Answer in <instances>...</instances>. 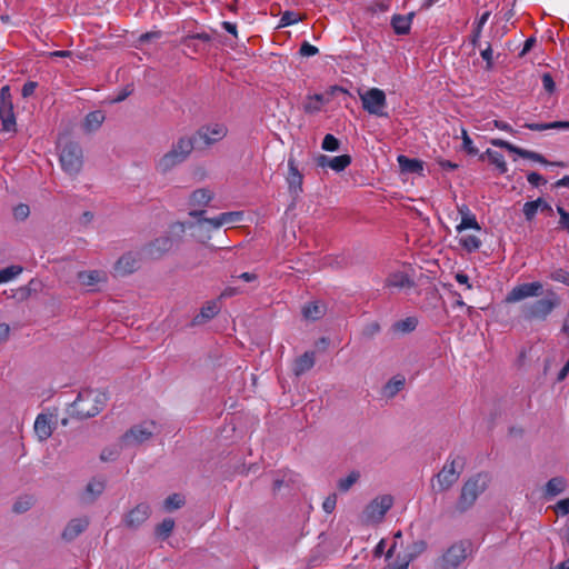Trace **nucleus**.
<instances>
[{"instance_id":"1","label":"nucleus","mask_w":569,"mask_h":569,"mask_svg":"<svg viewBox=\"0 0 569 569\" xmlns=\"http://www.w3.org/2000/svg\"><path fill=\"white\" fill-rule=\"evenodd\" d=\"M194 149V137L181 136L172 143L170 149L156 161V170L167 174L190 157Z\"/></svg>"},{"instance_id":"2","label":"nucleus","mask_w":569,"mask_h":569,"mask_svg":"<svg viewBox=\"0 0 569 569\" xmlns=\"http://www.w3.org/2000/svg\"><path fill=\"white\" fill-rule=\"evenodd\" d=\"M491 477L488 472H478L468 478L460 490L459 498L456 502V510L465 513L471 509L477 499L488 489Z\"/></svg>"},{"instance_id":"3","label":"nucleus","mask_w":569,"mask_h":569,"mask_svg":"<svg viewBox=\"0 0 569 569\" xmlns=\"http://www.w3.org/2000/svg\"><path fill=\"white\" fill-rule=\"evenodd\" d=\"M59 162L62 170L70 177H77L83 167L81 146L67 138L59 139Z\"/></svg>"},{"instance_id":"4","label":"nucleus","mask_w":569,"mask_h":569,"mask_svg":"<svg viewBox=\"0 0 569 569\" xmlns=\"http://www.w3.org/2000/svg\"><path fill=\"white\" fill-rule=\"evenodd\" d=\"M560 305V297L549 290L543 298L522 305L520 315L526 321H545Z\"/></svg>"},{"instance_id":"5","label":"nucleus","mask_w":569,"mask_h":569,"mask_svg":"<svg viewBox=\"0 0 569 569\" xmlns=\"http://www.w3.org/2000/svg\"><path fill=\"white\" fill-rule=\"evenodd\" d=\"M107 397L97 390H82L72 402L73 415L79 419H88L97 416L104 407Z\"/></svg>"},{"instance_id":"6","label":"nucleus","mask_w":569,"mask_h":569,"mask_svg":"<svg viewBox=\"0 0 569 569\" xmlns=\"http://www.w3.org/2000/svg\"><path fill=\"white\" fill-rule=\"evenodd\" d=\"M471 543L466 540L457 541L448 547L436 560V569H458L470 556Z\"/></svg>"},{"instance_id":"7","label":"nucleus","mask_w":569,"mask_h":569,"mask_svg":"<svg viewBox=\"0 0 569 569\" xmlns=\"http://www.w3.org/2000/svg\"><path fill=\"white\" fill-rule=\"evenodd\" d=\"M393 506V497L391 495H382L372 499L361 512V521L366 525L380 523L386 513Z\"/></svg>"},{"instance_id":"8","label":"nucleus","mask_w":569,"mask_h":569,"mask_svg":"<svg viewBox=\"0 0 569 569\" xmlns=\"http://www.w3.org/2000/svg\"><path fill=\"white\" fill-rule=\"evenodd\" d=\"M463 471V461L459 457L449 458L436 475L438 491H448L458 481Z\"/></svg>"},{"instance_id":"9","label":"nucleus","mask_w":569,"mask_h":569,"mask_svg":"<svg viewBox=\"0 0 569 569\" xmlns=\"http://www.w3.org/2000/svg\"><path fill=\"white\" fill-rule=\"evenodd\" d=\"M363 109L370 114L377 117H387L385 108L387 106L386 94L378 88H371L366 91L358 90Z\"/></svg>"},{"instance_id":"10","label":"nucleus","mask_w":569,"mask_h":569,"mask_svg":"<svg viewBox=\"0 0 569 569\" xmlns=\"http://www.w3.org/2000/svg\"><path fill=\"white\" fill-rule=\"evenodd\" d=\"M543 286L539 281L525 282L513 287L506 296L505 302L516 303L542 293Z\"/></svg>"},{"instance_id":"11","label":"nucleus","mask_w":569,"mask_h":569,"mask_svg":"<svg viewBox=\"0 0 569 569\" xmlns=\"http://www.w3.org/2000/svg\"><path fill=\"white\" fill-rule=\"evenodd\" d=\"M228 134V128L223 123H213L199 128L196 132L194 140L200 139L206 147H210L221 141Z\"/></svg>"},{"instance_id":"12","label":"nucleus","mask_w":569,"mask_h":569,"mask_svg":"<svg viewBox=\"0 0 569 569\" xmlns=\"http://www.w3.org/2000/svg\"><path fill=\"white\" fill-rule=\"evenodd\" d=\"M150 515V506L146 502H141L123 516L122 522L126 528L137 530L149 519Z\"/></svg>"},{"instance_id":"13","label":"nucleus","mask_w":569,"mask_h":569,"mask_svg":"<svg viewBox=\"0 0 569 569\" xmlns=\"http://www.w3.org/2000/svg\"><path fill=\"white\" fill-rule=\"evenodd\" d=\"M57 415L52 412L39 413L33 425V431L40 442L48 440L54 430Z\"/></svg>"},{"instance_id":"14","label":"nucleus","mask_w":569,"mask_h":569,"mask_svg":"<svg viewBox=\"0 0 569 569\" xmlns=\"http://www.w3.org/2000/svg\"><path fill=\"white\" fill-rule=\"evenodd\" d=\"M173 247V240L169 236H161L142 248V254L148 259H159Z\"/></svg>"},{"instance_id":"15","label":"nucleus","mask_w":569,"mask_h":569,"mask_svg":"<svg viewBox=\"0 0 569 569\" xmlns=\"http://www.w3.org/2000/svg\"><path fill=\"white\" fill-rule=\"evenodd\" d=\"M153 435L150 427L138 425L130 428L122 437L121 443L124 447L141 445Z\"/></svg>"},{"instance_id":"16","label":"nucleus","mask_w":569,"mask_h":569,"mask_svg":"<svg viewBox=\"0 0 569 569\" xmlns=\"http://www.w3.org/2000/svg\"><path fill=\"white\" fill-rule=\"evenodd\" d=\"M88 517H79L71 519L61 532V539L66 542H71L83 533L89 527Z\"/></svg>"},{"instance_id":"17","label":"nucleus","mask_w":569,"mask_h":569,"mask_svg":"<svg viewBox=\"0 0 569 569\" xmlns=\"http://www.w3.org/2000/svg\"><path fill=\"white\" fill-rule=\"evenodd\" d=\"M204 213V210H192L190 211V216L198 218V221L194 224H191L190 228L194 229L193 236L202 243H206L210 238V231L214 230V228L210 227V218H201Z\"/></svg>"},{"instance_id":"18","label":"nucleus","mask_w":569,"mask_h":569,"mask_svg":"<svg viewBox=\"0 0 569 569\" xmlns=\"http://www.w3.org/2000/svg\"><path fill=\"white\" fill-rule=\"evenodd\" d=\"M288 169H289V172L287 176V182H288L289 192L293 197H298L302 192L303 176L299 171L293 157H289V159H288Z\"/></svg>"},{"instance_id":"19","label":"nucleus","mask_w":569,"mask_h":569,"mask_svg":"<svg viewBox=\"0 0 569 569\" xmlns=\"http://www.w3.org/2000/svg\"><path fill=\"white\" fill-rule=\"evenodd\" d=\"M385 284L389 289L408 290L415 287V281L405 271H393L388 274Z\"/></svg>"},{"instance_id":"20","label":"nucleus","mask_w":569,"mask_h":569,"mask_svg":"<svg viewBox=\"0 0 569 569\" xmlns=\"http://www.w3.org/2000/svg\"><path fill=\"white\" fill-rule=\"evenodd\" d=\"M316 162L321 168L329 167L332 170L339 172L345 170L351 163V158L348 154H341L333 158L320 154L316 158Z\"/></svg>"},{"instance_id":"21","label":"nucleus","mask_w":569,"mask_h":569,"mask_svg":"<svg viewBox=\"0 0 569 569\" xmlns=\"http://www.w3.org/2000/svg\"><path fill=\"white\" fill-rule=\"evenodd\" d=\"M139 259L133 252H127L121 256L116 264L114 271L118 276H127L138 269Z\"/></svg>"},{"instance_id":"22","label":"nucleus","mask_w":569,"mask_h":569,"mask_svg":"<svg viewBox=\"0 0 569 569\" xmlns=\"http://www.w3.org/2000/svg\"><path fill=\"white\" fill-rule=\"evenodd\" d=\"M106 489V481L103 479L93 478L91 479L84 489V492L82 495V501L84 503H92L94 502L98 497L102 495V492Z\"/></svg>"},{"instance_id":"23","label":"nucleus","mask_w":569,"mask_h":569,"mask_svg":"<svg viewBox=\"0 0 569 569\" xmlns=\"http://www.w3.org/2000/svg\"><path fill=\"white\" fill-rule=\"evenodd\" d=\"M77 279L81 286L94 287L107 282V273L101 270L80 271L77 274Z\"/></svg>"},{"instance_id":"24","label":"nucleus","mask_w":569,"mask_h":569,"mask_svg":"<svg viewBox=\"0 0 569 569\" xmlns=\"http://www.w3.org/2000/svg\"><path fill=\"white\" fill-rule=\"evenodd\" d=\"M242 219V212L241 211H230V212H223L220 213L218 217L210 218V227L214 229H219L224 224H233Z\"/></svg>"},{"instance_id":"25","label":"nucleus","mask_w":569,"mask_h":569,"mask_svg":"<svg viewBox=\"0 0 569 569\" xmlns=\"http://www.w3.org/2000/svg\"><path fill=\"white\" fill-rule=\"evenodd\" d=\"M0 120L2 122L3 131H16V117L13 113V104H0Z\"/></svg>"},{"instance_id":"26","label":"nucleus","mask_w":569,"mask_h":569,"mask_svg":"<svg viewBox=\"0 0 569 569\" xmlns=\"http://www.w3.org/2000/svg\"><path fill=\"white\" fill-rule=\"evenodd\" d=\"M315 352L307 351L296 359L293 363V372L297 377L303 375L315 366Z\"/></svg>"},{"instance_id":"27","label":"nucleus","mask_w":569,"mask_h":569,"mask_svg":"<svg viewBox=\"0 0 569 569\" xmlns=\"http://www.w3.org/2000/svg\"><path fill=\"white\" fill-rule=\"evenodd\" d=\"M220 311V307L216 301H209L203 306L200 312L193 318V325H202L208 320L212 319Z\"/></svg>"},{"instance_id":"28","label":"nucleus","mask_w":569,"mask_h":569,"mask_svg":"<svg viewBox=\"0 0 569 569\" xmlns=\"http://www.w3.org/2000/svg\"><path fill=\"white\" fill-rule=\"evenodd\" d=\"M103 121L104 114L102 111H92L86 116L82 127L87 132H93L101 127Z\"/></svg>"},{"instance_id":"29","label":"nucleus","mask_w":569,"mask_h":569,"mask_svg":"<svg viewBox=\"0 0 569 569\" xmlns=\"http://www.w3.org/2000/svg\"><path fill=\"white\" fill-rule=\"evenodd\" d=\"M486 157L489 159V161L492 164H495L497 167L499 173L502 174L508 171L507 163L501 153L493 151L491 149H487L486 152L480 154V159L483 160Z\"/></svg>"},{"instance_id":"30","label":"nucleus","mask_w":569,"mask_h":569,"mask_svg":"<svg viewBox=\"0 0 569 569\" xmlns=\"http://www.w3.org/2000/svg\"><path fill=\"white\" fill-rule=\"evenodd\" d=\"M412 14L408 16H393L391 19V26L395 32L398 34H407L410 30Z\"/></svg>"},{"instance_id":"31","label":"nucleus","mask_w":569,"mask_h":569,"mask_svg":"<svg viewBox=\"0 0 569 569\" xmlns=\"http://www.w3.org/2000/svg\"><path fill=\"white\" fill-rule=\"evenodd\" d=\"M212 192L208 189H198L194 190L190 196V206L191 207H202L208 204L212 199Z\"/></svg>"},{"instance_id":"32","label":"nucleus","mask_w":569,"mask_h":569,"mask_svg":"<svg viewBox=\"0 0 569 569\" xmlns=\"http://www.w3.org/2000/svg\"><path fill=\"white\" fill-rule=\"evenodd\" d=\"M398 163L402 172L420 173L422 171V162L417 159H409L406 156H399Z\"/></svg>"},{"instance_id":"33","label":"nucleus","mask_w":569,"mask_h":569,"mask_svg":"<svg viewBox=\"0 0 569 569\" xmlns=\"http://www.w3.org/2000/svg\"><path fill=\"white\" fill-rule=\"evenodd\" d=\"M566 488V480L562 477L551 478L545 488V493L548 497H555L560 495Z\"/></svg>"},{"instance_id":"34","label":"nucleus","mask_w":569,"mask_h":569,"mask_svg":"<svg viewBox=\"0 0 569 569\" xmlns=\"http://www.w3.org/2000/svg\"><path fill=\"white\" fill-rule=\"evenodd\" d=\"M418 326V319L415 317H408L399 320L392 325V330L400 333H409L413 331Z\"/></svg>"},{"instance_id":"35","label":"nucleus","mask_w":569,"mask_h":569,"mask_svg":"<svg viewBox=\"0 0 569 569\" xmlns=\"http://www.w3.org/2000/svg\"><path fill=\"white\" fill-rule=\"evenodd\" d=\"M302 313L306 319L318 320L325 315V307L319 302H312L303 307Z\"/></svg>"},{"instance_id":"36","label":"nucleus","mask_w":569,"mask_h":569,"mask_svg":"<svg viewBox=\"0 0 569 569\" xmlns=\"http://www.w3.org/2000/svg\"><path fill=\"white\" fill-rule=\"evenodd\" d=\"M403 378H392L383 386L382 392L387 398H393L403 388Z\"/></svg>"},{"instance_id":"37","label":"nucleus","mask_w":569,"mask_h":569,"mask_svg":"<svg viewBox=\"0 0 569 569\" xmlns=\"http://www.w3.org/2000/svg\"><path fill=\"white\" fill-rule=\"evenodd\" d=\"M173 529H174V520L172 518H166L156 527V535L161 540H166L167 538L170 537Z\"/></svg>"},{"instance_id":"38","label":"nucleus","mask_w":569,"mask_h":569,"mask_svg":"<svg viewBox=\"0 0 569 569\" xmlns=\"http://www.w3.org/2000/svg\"><path fill=\"white\" fill-rule=\"evenodd\" d=\"M360 479V472L353 470L345 478L338 480L337 487L341 492H347Z\"/></svg>"},{"instance_id":"39","label":"nucleus","mask_w":569,"mask_h":569,"mask_svg":"<svg viewBox=\"0 0 569 569\" xmlns=\"http://www.w3.org/2000/svg\"><path fill=\"white\" fill-rule=\"evenodd\" d=\"M323 102L322 94H313L307 98V101L303 104V109L308 113L317 112L321 109V104Z\"/></svg>"},{"instance_id":"40","label":"nucleus","mask_w":569,"mask_h":569,"mask_svg":"<svg viewBox=\"0 0 569 569\" xmlns=\"http://www.w3.org/2000/svg\"><path fill=\"white\" fill-rule=\"evenodd\" d=\"M23 271L20 266H10L0 270V283H6L13 280Z\"/></svg>"},{"instance_id":"41","label":"nucleus","mask_w":569,"mask_h":569,"mask_svg":"<svg viewBox=\"0 0 569 569\" xmlns=\"http://www.w3.org/2000/svg\"><path fill=\"white\" fill-rule=\"evenodd\" d=\"M426 549H427V542L425 540L413 541L411 545L408 546L407 559L409 561H412L415 558H417L422 552H425Z\"/></svg>"},{"instance_id":"42","label":"nucleus","mask_w":569,"mask_h":569,"mask_svg":"<svg viewBox=\"0 0 569 569\" xmlns=\"http://www.w3.org/2000/svg\"><path fill=\"white\" fill-rule=\"evenodd\" d=\"M183 505H184V498L179 493L170 495L163 501V506L168 511L179 509Z\"/></svg>"},{"instance_id":"43","label":"nucleus","mask_w":569,"mask_h":569,"mask_svg":"<svg viewBox=\"0 0 569 569\" xmlns=\"http://www.w3.org/2000/svg\"><path fill=\"white\" fill-rule=\"evenodd\" d=\"M460 244L469 252L476 251L480 248L481 241L476 236H463L460 238Z\"/></svg>"},{"instance_id":"44","label":"nucleus","mask_w":569,"mask_h":569,"mask_svg":"<svg viewBox=\"0 0 569 569\" xmlns=\"http://www.w3.org/2000/svg\"><path fill=\"white\" fill-rule=\"evenodd\" d=\"M516 154H518L519 157L526 158V159L537 161L542 164H549V162L542 154L535 152V151L526 150V149L518 147V151L516 152Z\"/></svg>"},{"instance_id":"45","label":"nucleus","mask_w":569,"mask_h":569,"mask_svg":"<svg viewBox=\"0 0 569 569\" xmlns=\"http://www.w3.org/2000/svg\"><path fill=\"white\" fill-rule=\"evenodd\" d=\"M549 278L552 281L569 286V272L562 268H553L549 273Z\"/></svg>"},{"instance_id":"46","label":"nucleus","mask_w":569,"mask_h":569,"mask_svg":"<svg viewBox=\"0 0 569 569\" xmlns=\"http://www.w3.org/2000/svg\"><path fill=\"white\" fill-rule=\"evenodd\" d=\"M381 331L380 323L378 321H371L363 326L361 335L366 339H372Z\"/></svg>"},{"instance_id":"47","label":"nucleus","mask_w":569,"mask_h":569,"mask_svg":"<svg viewBox=\"0 0 569 569\" xmlns=\"http://www.w3.org/2000/svg\"><path fill=\"white\" fill-rule=\"evenodd\" d=\"M539 204L541 203L537 200L528 201L523 204L522 211L527 221H531L535 218L537 211L539 210Z\"/></svg>"},{"instance_id":"48","label":"nucleus","mask_w":569,"mask_h":569,"mask_svg":"<svg viewBox=\"0 0 569 569\" xmlns=\"http://www.w3.org/2000/svg\"><path fill=\"white\" fill-rule=\"evenodd\" d=\"M120 455V450L117 447L104 448L100 453V459L103 462L116 461Z\"/></svg>"},{"instance_id":"49","label":"nucleus","mask_w":569,"mask_h":569,"mask_svg":"<svg viewBox=\"0 0 569 569\" xmlns=\"http://www.w3.org/2000/svg\"><path fill=\"white\" fill-rule=\"evenodd\" d=\"M339 140L330 133L325 136L321 144L322 149L326 151H337L339 149Z\"/></svg>"},{"instance_id":"50","label":"nucleus","mask_w":569,"mask_h":569,"mask_svg":"<svg viewBox=\"0 0 569 569\" xmlns=\"http://www.w3.org/2000/svg\"><path fill=\"white\" fill-rule=\"evenodd\" d=\"M468 228H473V229H477V230L480 229V226H479V223L477 222V220H476V218L473 216H465V217H462V220H461L460 224L457 227V230L459 232H461L462 230L468 229Z\"/></svg>"},{"instance_id":"51","label":"nucleus","mask_w":569,"mask_h":569,"mask_svg":"<svg viewBox=\"0 0 569 569\" xmlns=\"http://www.w3.org/2000/svg\"><path fill=\"white\" fill-rule=\"evenodd\" d=\"M30 214V208L29 206L24 203H20L13 208V217L18 221L26 220Z\"/></svg>"},{"instance_id":"52","label":"nucleus","mask_w":569,"mask_h":569,"mask_svg":"<svg viewBox=\"0 0 569 569\" xmlns=\"http://www.w3.org/2000/svg\"><path fill=\"white\" fill-rule=\"evenodd\" d=\"M301 20V17L292 11H286L283 12L280 23L281 26H290Z\"/></svg>"},{"instance_id":"53","label":"nucleus","mask_w":569,"mask_h":569,"mask_svg":"<svg viewBox=\"0 0 569 569\" xmlns=\"http://www.w3.org/2000/svg\"><path fill=\"white\" fill-rule=\"evenodd\" d=\"M543 89L548 93H553L556 90V83L550 73H543L541 77Z\"/></svg>"},{"instance_id":"54","label":"nucleus","mask_w":569,"mask_h":569,"mask_svg":"<svg viewBox=\"0 0 569 569\" xmlns=\"http://www.w3.org/2000/svg\"><path fill=\"white\" fill-rule=\"evenodd\" d=\"M462 144H463V149L469 154H477L478 153V149L473 147L472 140L469 138V136H468L466 130H462Z\"/></svg>"},{"instance_id":"55","label":"nucleus","mask_w":569,"mask_h":569,"mask_svg":"<svg viewBox=\"0 0 569 569\" xmlns=\"http://www.w3.org/2000/svg\"><path fill=\"white\" fill-rule=\"evenodd\" d=\"M490 143L495 147L503 148V149L508 150L509 152L516 153L518 151L517 146H513L510 142L505 141L502 139H491Z\"/></svg>"},{"instance_id":"56","label":"nucleus","mask_w":569,"mask_h":569,"mask_svg":"<svg viewBox=\"0 0 569 569\" xmlns=\"http://www.w3.org/2000/svg\"><path fill=\"white\" fill-rule=\"evenodd\" d=\"M31 505H32L31 499L18 500L13 505V511L17 513L26 512L30 509Z\"/></svg>"},{"instance_id":"57","label":"nucleus","mask_w":569,"mask_h":569,"mask_svg":"<svg viewBox=\"0 0 569 569\" xmlns=\"http://www.w3.org/2000/svg\"><path fill=\"white\" fill-rule=\"evenodd\" d=\"M527 180L533 187H538L540 184H546L547 183V180L541 174H539L538 172H530L527 176Z\"/></svg>"},{"instance_id":"58","label":"nucleus","mask_w":569,"mask_h":569,"mask_svg":"<svg viewBox=\"0 0 569 569\" xmlns=\"http://www.w3.org/2000/svg\"><path fill=\"white\" fill-rule=\"evenodd\" d=\"M318 53V48L310 44L309 42H303L300 47V54L303 57H311Z\"/></svg>"},{"instance_id":"59","label":"nucleus","mask_w":569,"mask_h":569,"mask_svg":"<svg viewBox=\"0 0 569 569\" xmlns=\"http://www.w3.org/2000/svg\"><path fill=\"white\" fill-rule=\"evenodd\" d=\"M336 503H337V497H336V495H331L325 499V501L322 503V508L327 513H331L336 508Z\"/></svg>"},{"instance_id":"60","label":"nucleus","mask_w":569,"mask_h":569,"mask_svg":"<svg viewBox=\"0 0 569 569\" xmlns=\"http://www.w3.org/2000/svg\"><path fill=\"white\" fill-rule=\"evenodd\" d=\"M12 104V101H11V94H10V89L8 86H4L1 88L0 90V104Z\"/></svg>"},{"instance_id":"61","label":"nucleus","mask_w":569,"mask_h":569,"mask_svg":"<svg viewBox=\"0 0 569 569\" xmlns=\"http://www.w3.org/2000/svg\"><path fill=\"white\" fill-rule=\"evenodd\" d=\"M481 57L487 62V68L490 69L492 66V49L490 44L481 51Z\"/></svg>"},{"instance_id":"62","label":"nucleus","mask_w":569,"mask_h":569,"mask_svg":"<svg viewBox=\"0 0 569 569\" xmlns=\"http://www.w3.org/2000/svg\"><path fill=\"white\" fill-rule=\"evenodd\" d=\"M133 92L131 84L127 86L122 91L113 99V102H121Z\"/></svg>"},{"instance_id":"63","label":"nucleus","mask_w":569,"mask_h":569,"mask_svg":"<svg viewBox=\"0 0 569 569\" xmlns=\"http://www.w3.org/2000/svg\"><path fill=\"white\" fill-rule=\"evenodd\" d=\"M36 88H37V82L29 81V82L24 83L22 87V96L24 98L30 97L31 94H33Z\"/></svg>"},{"instance_id":"64","label":"nucleus","mask_w":569,"mask_h":569,"mask_svg":"<svg viewBox=\"0 0 569 569\" xmlns=\"http://www.w3.org/2000/svg\"><path fill=\"white\" fill-rule=\"evenodd\" d=\"M556 510L560 512L561 515H568L569 513V498L560 500L556 505Z\"/></svg>"}]
</instances>
